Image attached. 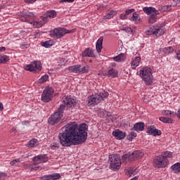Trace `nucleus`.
<instances>
[{"mask_svg": "<svg viewBox=\"0 0 180 180\" xmlns=\"http://www.w3.org/2000/svg\"><path fill=\"white\" fill-rule=\"evenodd\" d=\"M36 146H37V139H32L27 144V146L30 148L36 147Z\"/></svg>", "mask_w": 180, "mask_h": 180, "instance_id": "nucleus-33", "label": "nucleus"}, {"mask_svg": "<svg viewBox=\"0 0 180 180\" xmlns=\"http://www.w3.org/2000/svg\"><path fill=\"white\" fill-rule=\"evenodd\" d=\"M10 58L9 56L6 55H1L0 56V63L1 64H6L8 61H9Z\"/></svg>", "mask_w": 180, "mask_h": 180, "instance_id": "nucleus-30", "label": "nucleus"}, {"mask_svg": "<svg viewBox=\"0 0 180 180\" xmlns=\"http://www.w3.org/2000/svg\"><path fill=\"white\" fill-rule=\"evenodd\" d=\"M112 135L117 140H123L126 137V132H123L119 129H116L112 132Z\"/></svg>", "mask_w": 180, "mask_h": 180, "instance_id": "nucleus-16", "label": "nucleus"}, {"mask_svg": "<svg viewBox=\"0 0 180 180\" xmlns=\"http://www.w3.org/2000/svg\"><path fill=\"white\" fill-rule=\"evenodd\" d=\"M115 15H117V11H108L106 15L103 16V20H106V19H112L114 16H115Z\"/></svg>", "mask_w": 180, "mask_h": 180, "instance_id": "nucleus-20", "label": "nucleus"}, {"mask_svg": "<svg viewBox=\"0 0 180 180\" xmlns=\"http://www.w3.org/2000/svg\"><path fill=\"white\" fill-rule=\"evenodd\" d=\"M5 50H6V48H5L4 46L0 47V52L5 51Z\"/></svg>", "mask_w": 180, "mask_h": 180, "instance_id": "nucleus-50", "label": "nucleus"}, {"mask_svg": "<svg viewBox=\"0 0 180 180\" xmlns=\"http://www.w3.org/2000/svg\"><path fill=\"white\" fill-rule=\"evenodd\" d=\"M44 178H48L49 180H58L61 178V174L59 173H55L53 174H49L44 176Z\"/></svg>", "mask_w": 180, "mask_h": 180, "instance_id": "nucleus-25", "label": "nucleus"}, {"mask_svg": "<svg viewBox=\"0 0 180 180\" xmlns=\"http://www.w3.org/2000/svg\"><path fill=\"white\" fill-rule=\"evenodd\" d=\"M175 1H176V2H178V3L180 2V0H175Z\"/></svg>", "mask_w": 180, "mask_h": 180, "instance_id": "nucleus-53", "label": "nucleus"}, {"mask_svg": "<svg viewBox=\"0 0 180 180\" xmlns=\"http://www.w3.org/2000/svg\"><path fill=\"white\" fill-rule=\"evenodd\" d=\"M42 46L46 49H49V47H51V44H50V41H46L43 42Z\"/></svg>", "mask_w": 180, "mask_h": 180, "instance_id": "nucleus-43", "label": "nucleus"}, {"mask_svg": "<svg viewBox=\"0 0 180 180\" xmlns=\"http://www.w3.org/2000/svg\"><path fill=\"white\" fill-rule=\"evenodd\" d=\"M68 70L70 72H74V74H85V72H88L89 67L82 66L81 65H75L69 67Z\"/></svg>", "mask_w": 180, "mask_h": 180, "instance_id": "nucleus-13", "label": "nucleus"}, {"mask_svg": "<svg viewBox=\"0 0 180 180\" xmlns=\"http://www.w3.org/2000/svg\"><path fill=\"white\" fill-rule=\"evenodd\" d=\"M19 162H20V160L19 159H15L13 160V161L11 162V165H19Z\"/></svg>", "mask_w": 180, "mask_h": 180, "instance_id": "nucleus-42", "label": "nucleus"}, {"mask_svg": "<svg viewBox=\"0 0 180 180\" xmlns=\"http://www.w3.org/2000/svg\"><path fill=\"white\" fill-rule=\"evenodd\" d=\"M32 161L34 164L32 166V171H37L40 167V164L49 161V157L46 155H38L33 158Z\"/></svg>", "mask_w": 180, "mask_h": 180, "instance_id": "nucleus-7", "label": "nucleus"}, {"mask_svg": "<svg viewBox=\"0 0 180 180\" xmlns=\"http://www.w3.org/2000/svg\"><path fill=\"white\" fill-rule=\"evenodd\" d=\"M120 29L123 30V32H126V33H128L129 34H131L133 33V30L131 28L129 27H124V26H121Z\"/></svg>", "mask_w": 180, "mask_h": 180, "instance_id": "nucleus-35", "label": "nucleus"}, {"mask_svg": "<svg viewBox=\"0 0 180 180\" xmlns=\"http://www.w3.org/2000/svg\"><path fill=\"white\" fill-rule=\"evenodd\" d=\"M140 61H141V58L140 57H135L131 61V68L134 69L136 67H139V64H140Z\"/></svg>", "mask_w": 180, "mask_h": 180, "instance_id": "nucleus-26", "label": "nucleus"}, {"mask_svg": "<svg viewBox=\"0 0 180 180\" xmlns=\"http://www.w3.org/2000/svg\"><path fill=\"white\" fill-rule=\"evenodd\" d=\"M136 136H137V134L134 131H132L129 135L127 136V139L128 140L131 141L132 140H134L135 137H136Z\"/></svg>", "mask_w": 180, "mask_h": 180, "instance_id": "nucleus-40", "label": "nucleus"}, {"mask_svg": "<svg viewBox=\"0 0 180 180\" xmlns=\"http://www.w3.org/2000/svg\"><path fill=\"white\" fill-rule=\"evenodd\" d=\"M165 33V29L161 25L153 26L147 30L146 34L147 36H155L160 37L162 36Z\"/></svg>", "mask_w": 180, "mask_h": 180, "instance_id": "nucleus-10", "label": "nucleus"}, {"mask_svg": "<svg viewBox=\"0 0 180 180\" xmlns=\"http://www.w3.org/2000/svg\"><path fill=\"white\" fill-rule=\"evenodd\" d=\"M176 58L180 60V50L176 53Z\"/></svg>", "mask_w": 180, "mask_h": 180, "instance_id": "nucleus-48", "label": "nucleus"}, {"mask_svg": "<svg viewBox=\"0 0 180 180\" xmlns=\"http://www.w3.org/2000/svg\"><path fill=\"white\" fill-rule=\"evenodd\" d=\"M82 57H95V54L92 49L87 48L82 52Z\"/></svg>", "mask_w": 180, "mask_h": 180, "instance_id": "nucleus-21", "label": "nucleus"}, {"mask_svg": "<svg viewBox=\"0 0 180 180\" xmlns=\"http://www.w3.org/2000/svg\"><path fill=\"white\" fill-rule=\"evenodd\" d=\"M34 15L32 13H27L25 15H23L21 18V20L22 22H27V23H30V25H32L33 26V22H40V21H30L29 19L34 18Z\"/></svg>", "mask_w": 180, "mask_h": 180, "instance_id": "nucleus-17", "label": "nucleus"}, {"mask_svg": "<svg viewBox=\"0 0 180 180\" xmlns=\"http://www.w3.org/2000/svg\"><path fill=\"white\" fill-rule=\"evenodd\" d=\"M0 110H4V104L2 103H0Z\"/></svg>", "mask_w": 180, "mask_h": 180, "instance_id": "nucleus-52", "label": "nucleus"}, {"mask_svg": "<svg viewBox=\"0 0 180 180\" xmlns=\"http://www.w3.org/2000/svg\"><path fill=\"white\" fill-rule=\"evenodd\" d=\"M162 113L164 116H170L171 117L174 116V112H172L171 110H168L162 111Z\"/></svg>", "mask_w": 180, "mask_h": 180, "instance_id": "nucleus-38", "label": "nucleus"}, {"mask_svg": "<svg viewBox=\"0 0 180 180\" xmlns=\"http://www.w3.org/2000/svg\"><path fill=\"white\" fill-rule=\"evenodd\" d=\"M120 18L122 20H126V19H127V15L126 13H122L120 15Z\"/></svg>", "mask_w": 180, "mask_h": 180, "instance_id": "nucleus-44", "label": "nucleus"}, {"mask_svg": "<svg viewBox=\"0 0 180 180\" xmlns=\"http://www.w3.org/2000/svg\"><path fill=\"white\" fill-rule=\"evenodd\" d=\"M164 53L166 54H169L174 51V47L172 46H169L163 49Z\"/></svg>", "mask_w": 180, "mask_h": 180, "instance_id": "nucleus-37", "label": "nucleus"}, {"mask_svg": "<svg viewBox=\"0 0 180 180\" xmlns=\"http://www.w3.org/2000/svg\"><path fill=\"white\" fill-rule=\"evenodd\" d=\"M62 102L68 108H72V106H75V99L72 98L71 96H65L62 98Z\"/></svg>", "mask_w": 180, "mask_h": 180, "instance_id": "nucleus-15", "label": "nucleus"}, {"mask_svg": "<svg viewBox=\"0 0 180 180\" xmlns=\"http://www.w3.org/2000/svg\"><path fill=\"white\" fill-rule=\"evenodd\" d=\"M137 174V169L129 167L127 169V175L129 176H134Z\"/></svg>", "mask_w": 180, "mask_h": 180, "instance_id": "nucleus-28", "label": "nucleus"}, {"mask_svg": "<svg viewBox=\"0 0 180 180\" xmlns=\"http://www.w3.org/2000/svg\"><path fill=\"white\" fill-rule=\"evenodd\" d=\"M170 168L174 174H179L180 172V162L174 164Z\"/></svg>", "mask_w": 180, "mask_h": 180, "instance_id": "nucleus-27", "label": "nucleus"}, {"mask_svg": "<svg viewBox=\"0 0 180 180\" xmlns=\"http://www.w3.org/2000/svg\"><path fill=\"white\" fill-rule=\"evenodd\" d=\"M143 11L146 15H158V11H156L155 8L153 7H144Z\"/></svg>", "mask_w": 180, "mask_h": 180, "instance_id": "nucleus-18", "label": "nucleus"}, {"mask_svg": "<svg viewBox=\"0 0 180 180\" xmlns=\"http://www.w3.org/2000/svg\"><path fill=\"white\" fill-rule=\"evenodd\" d=\"M131 20H133V22H135L136 23H139V22H140V17H139V14H137V13H133Z\"/></svg>", "mask_w": 180, "mask_h": 180, "instance_id": "nucleus-36", "label": "nucleus"}, {"mask_svg": "<svg viewBox=\"0 0 180 180\" xmlns=\"http://www.w3.org/2000/svg\"><path fill=\"white\" fill-rule=\"evenodd\" d=\"M102 44H103V37H101L96 42V49L98 53H101L102 51Z\"/></svg>", "mask_w": 180, "mask_h": 180, "instance_id": "nucleus-22", "label": "nucleus"}, {"mask_svg": "<svg viewBox=\"0 0 180 180\" xmlns=\"http://www.w3.org/2000/svg\"><path fill=\"white\" fill-rule=\"evenodd\" d=\"M108 96H109V93L105 91H102L99 94L91 95L88 97L87 105L88 106H95V105L100 103L101 101H105Z\"/></svg>", "mask_w": 180, "mask_h": 180, "instance_id": "nucleus-2", "label": "nucleus"}, {"mask_svg": "<svg viewBox=\"0 0 180 180\" xmlns=\"http://www.w3.org/2000/svg\"><path fill=\"white\" fill-rule=\"evenodd\" d=\"M160 155H162L163 158H166V160H168V158H172V152L166 150L162 152Z\"/></svg>", "mask_w": 180, "mask_h": 180, "instance_id": "nucleus-29", "label": "nucleus"}, {"mask_svg": "<svg viewBox=\"0 0 180 180\" xmlns=\"http://www.w3.org/2000/svg\"><path fill=\"white\" fill-rule=\"evenodd\" d=\"M168 164H169V160L163 158L161 155L156 156L153 160V167L155 168H165Z\"/></svg>", "mask_w": 180, "mask_h": 180, "instance_id": "nucleus-11", "label": "nucleus"}, {"mask_svg": "<svg viewBox=\"0 0 180 180\" xmlns=\"http://www.w3.org/2000/svg\"><path fill=\"white\" fill-rule=\"evenodd\" d=\"M141 78L144 81L146 85H153V70L148 67L143 68L140 70Z\"/></svg>", "mask_w": 180, "mask_h": 180, "instance_id": "nucleus-3", "label": "nucleus"}, {"mask_svg": "<svg viewBox=\"0 0 180 180\" xmlns=\"http://www.w3.org/2000/svg\"><path fill=\"white\" fill-rule=\"evenodd\" d=\"M5 176H6V174L2 173V172H0V179H1V178H4V177H5Z\"/></svg>", "mask_w": 180, "mask_h": 180, "instance_id": "nucleus-49", "label": "nucleus"}, {"mask_svg": "<svg viewBox=\"0 0 180 180\" xmlns=\"http://www.w3.org/2000/svg\"><path fill=\"white\" fill-rule=\"evenodd\" d=\"M112 60L116 63H123L126 60V55L124 53H120L118 56L113 57Z\"/></svg>", "mask_w": 180, "mask_h": 180, "instance_id": "nucleus-24", "label": "nucleus"}, {"mask_svg": "<svg viewBox=\"0 0 180 180\" xmlns=\"http://www.w3.org/2000/svg\"><path fill=\"white\" fill-rule=\"evenodd\" d=\"M144 156V153L140 150H135L131 154H125L122 155V162H124L126 160H128V161H136V160H140V158H143Z\"/></svg>", "mask_w": 180, "mask_h": 180, "instance_id": "nucleus-8", "label": "nucleus"}, {"mask_svg": "<svg viewBox=\"0 0 180 180\" xmlns=\"http://www.w3.org/2000/svg\"><path fill=\"white\" fill-rule=\"evenodd\" d=\"M49 79V75H44L42 76L39 79V84H44V82H46Z\"/></svg>", "mask_w": 180, "mask_h": 180, "instance_id": "nucleus-39", "label": "nucleus"}, {"mask_svg": "<svg viewBox=\"0 0 180 180\" xmlns=\"http://www.w3.org/2000/svg\"><path fill=\"white\" fill-rule=\"evenodd\" d=\"M144 123L143 122H138L134 125L133 130L135 131H143L144 130Z\"/></svg>", "mask_w": 180, "mask_h": 180, "instance_id": "nucleus-23", "label": "nucleus"}, {"mask_svg": "<svg viewBox=\"0 0 180 180\" xmlns=\"http://www.w3.org/2000/svg\"><path fill=\"white\" fill-rule=\"evenodd\" d=\"M75 0H60V2H74Z\"/></svg>", "mask_w": 180, "mask_h": 180, "instance_id": "nucleus-47", "label": "nucleus"}, {"mask_svg": "<svg viewBox=\"0 0 180 180\" xmlns=\"http://www.w3.org/2000/svg\"><path fill=\"white\" fill-rule=\"evenodd\" d=\"M75 30H68L65 28L59 27V28H55L51 32V35L52 37H54L55 39H61V37H63V36H65V34H68L70 33H74Z\"/></svg>", "mask_w": 180, "mask_h": 180, "instance_id": "nucleus-9", "label": "nucleus"}, {"mask_svg": "<svg viewBox=\"0 0 180 180\" xmlns=\"http://www.w3.org/2000/svg\"><path fill=\"white\" fill-rule=\"evenodd\" d=\"M158 14H153L149 16L148 18V23L153 24V23H155V22H157V15Z\"/></svg>", "mask_w": 180, "mask_h": 180, "instance_id": "nucleus-32", "label": "nucleus"}, {"mask_svg": "<svg viewBox=\"0 0 180 180\" xmlns=\"http://www.w3.org/2000/svg\"><path fill=\"white\" fill-rule=\"evenodd\" d=\"M177 117L180 120V108L177 111Z\"/></svg>", "mask_w": 180, "mask_h": 180, "instance_id": "nucleus-51", "label": "nucleus"}, {"mask_svg": "<svg viewBox=\"0 0 180 180\" xmlns=\"http://www.w3.org/2000/svg\"><path fill=\"white\" fill-rule=\"evenodd\" d=\"M108 76L111 77L112 78H115V77H117V70L110 69L108 72Z\"/></svg>", "mask_w": 180, "mask_h": 180, "instance_id": "nucleus-31", "label": "nucleus"}, {"mask_svg": "<svg viewBox=\"0 0 180 180\" xmlns=\"http://www.w3.org/2000/svg\"><path fill=\"white\" fill-rule=\"evenodd\" d=\"M57 17V12L56 11H47L46 15L44 17H41L42 20L40 22H34L33 27H41L49 22V18L50 19H54V18Z\"/></svg>", "mask_w": 180, "mask_h": 180, "instance_id": "nucleus-5", "label": "nucleus"}, {"mask_svg": "<svg viewBox=\"0 0 180 180\" xmlns=\"http://www.w3.org/2000/svg\"><path fill=\"white\" fill-rule=\"evenodd\" d=\"M110 167L112 171H117L120 169L122 166V160H120V155L114 154L109 156Z\"/></svg>", "mask_w": 180, "mask_h": 180, "instance_id": "nucleus-6", "label": "nucleus"}, {"mask_svg": "<svg viewBox=\"0 0 180 180\" xmlns=\"http://www.w3.org/2000/svg\"><path fill=\"white\" fill-rule=\"evenodd\" d=\"M51 150H57V148H60V144H58L57 143H53L51 145Z\"/></svg>", "mask_w": 180, "mask_h": 180, "instance_id": "nucleus-41", "label": "nucleus"}, {"mask_svg": "<svg viewBox=\"0 0 180 180\" xmlns=\"http://www.w3.org/2000/svg\"><path fill=\"white\" fill-rule=\"evenodd\" d=\"M133 12H134V9H133V8L128 9V10H126L125 14L126 15H130V13H133Z\"/></svg>", "mask_w": 180, "mask_h": 180, "instance_id": "nucleus-45", "label": "nucleus"}, {"mask_svg": "<svg viewBox=\"0 0 180 180\" xmlns=\"http://www.w3.org/2000/svg\"><path fill=\"white\" fill-rule=\"evenodd\" d=\"M53 94H54V89L52 87H46L41 94V101L42 102H50L53 98Z\"/></svg>", "mask_w": 180, "mask_h": 180, "instance_id": "nucleus-14", "label": "nucleus"}, {"mask_svg": "<svg viewBox=\"0 0 180 180\" xmlns=\"http://www.w3.org/2000/svg\"><path fill=\"white\" fill-rule=\"evenodd\" d=\"M147 133L152 136H161V131L155 129L154 126H150L148 128Z\"/></svg>", "mask_w": 180, "mask_h": 180, "instance_id": "nucleus-19", "label": "nucleus"}, {"mask_svg": "<svg viewBox=\"0 0 180 180\" xmlns=\"http://www.w3.org/2000/svg\"><path fill=\"white\" fill-rule=\"evenodd\" d=\"M159 120H160V122H162V123H172L173 122L172 118L165 117H160Z\"/></svg>", "mask_w": 180, "mask_h": 180, "instance_id": "nucleus-34", "label": "nucleus"}, {"mask_svg": "<svg viewBox=\"0 0 180 180\" xmlns=\"http://www.w3.org/2000/svg\"><path fill=\"white\" fill-rule=\"evenodd\" d=\"M36 1L37 0H24V2H25V4H34Z\"/></svg>", "mask_w": 180, "mask_h": 180, "instance_id": "nucleus-46", "label": "nucleus"}, {"mask_svg": "<svg viewBox=\"0 0 180 180\" xmlns=\"http://www.w3.org/2000/svg\"><path fill=\"white\" fill-rule=\"evenodd\" d=\"M65 109V105H60V108L58 110L52 114L49 117L48 122L49 124L54 126V124H57L58 122L61 120V117H63V113H64V110Z\"/></svg>", "mask_w": 180, "mask_h": 180, "instance_id": "nucleus-4", "label": "nucleus"}, {"mask_svg": "<svg viewBox=\"0 0 180 180\" xmlns=\"http://www.w3.org/2000/svg\"><path fill=\"white\" fill-rule=\"evenodd\" d=\"M41 62L39 60H35L34 62H32L30 65H25L24 66V69L26 71H30V72H34L38 73L41 71Z\"/></svg>", "mask_w": 180, "mask_h": 180, "instance_id": "nucleus-12", "label": "nucleus"}, {"mask_svg": "<svg viewBox=\"0 0 180 180\" xmlns=\"http://www.w3.org/2000/svg\"><path fill=\"white\" fill-rule=\"evenodd\" d=\"M62 131L58 134V140L63 147L79 146L85 143L88 137V126L86 124L78 125L75 122L69 123L62 128Z\"/></svg>", "mask_w": 180, "mask_h": 180, "instance_id": "nucleus-1", "label": "nucleus"}]
</instances>
